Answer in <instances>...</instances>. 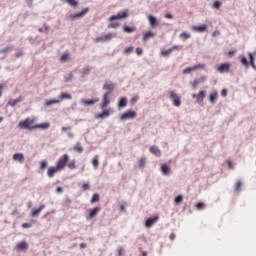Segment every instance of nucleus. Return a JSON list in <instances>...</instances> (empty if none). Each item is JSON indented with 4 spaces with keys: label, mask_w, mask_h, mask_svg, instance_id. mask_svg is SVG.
<instances>
[{
    "label": "nucleus",
    "mask_w": 256,
    "mask_h": 256,
    "mask_svg": "<svg viewBox=\"0 0 256 256\" xmlns=\"http://www.w3.org/2000/svg\"><path fill=\"white\" fill-rule=\"evenodd\" d=\"M119 109H123V107H127V98L123 97L118 102Z\"/></svg>",
    "instance_id": "nucleus-29"
},
{
    "label": "nucleus",
    "mask_w": 256,
    "mask_h": 256,
    "mask_svg": "<svg viewBox=\"0 0 256 256\" xmlns=\"http://www.w3.org/2000/svg\"><path fill=\"white\" fill-rule=\"evenodd\" d=\"M65 3H68L71 7H77L78 3L76 0H64Z\"/></svg>",
    "instance_id": "nucleus-39"
},
{
    "label": "nucleus",
    "mask_w": 256,
    "mask_h": 256,
    "mask_svg": "<svg viewBox=\"0 0 256 256\" xmlns=\"http://www.w3.org/2000/svg\"><path fill=\"white\" fill-rule=\"evenodd\" d=\"M64 99H68V100H71L73 99V96H71V94H67L65 92H62L59 96V99L58 101H64Z\"/></svg>",
    "instance_id": "nucleus-23"
},
{
    "label": "nucleus",
    "mask_w": 256,
    "mask_h": 256,
    "mask_svg": "<svg viewBox=\"0 0 256 256\" xmlns=\"http://www.w3.org/2000/svg\"><path fill=\"white\" fill-rule=\"evenodd\" d=\"M146 163H147V158H140V160L138 161V165H139L140 169H143V167H145Z\"/></svg>",
    "instance_id": "nucleus-36"
},
{
    "label": "nucleus",
    "mask_w": 256,
    "mask_h": 256,
    "mask_svg": "<svg viewBox=\"0 0 256 256\" xmlns=\"http://www.w3.org/2000/svg\"><path fill=\"white\" fill-rule=\"evenodd\" d=\"M119 22H112L108 25V29H117L119 27Z\"/></svg>",
    "instance_id": "nucleus-41"
},
{
    "label": "nucleus",
    "mask_w": 256,
    "mask_h": 256,
    "mask_svg": "<svg viewBox=\"0 0 256 256\" xmlns=\"http://www.w3.org/2000/svg\"><path fill=\"white\" fill-rule=\"evenodd\" d=\"M71 79H73V74H69V76L65 78V82L69 83V81H71Z\"/></svg>",
    "instance_id": "nucleus-60"
},
{
    "label": "nucleus",
    "mask_w": 256,
    "mask_h": 256,
    "mask_svg": "<svg viewBox=\"0 0 256 256\" xmlns=\"http://www.w3.org/2000/svg\"><path fill=\"white\" fill-rule=\"evenodd\" d=\"M169 95H170L171 101L173 102V105L175 107H181V98L179 97V95H177L175 91H170Z\"/></svg>",
    "instance_id": "nucleus-5"
},
{
    "label": "nucleus",
    "mask_w": 256,
    "mask_h": 256,
    "mask_svg": "<svg viewBox=\"0 0 256 256\" xmlns=\"http://www.w3.org/2000/svg\"><path fill=\"white\" fill-rule=\"evenodd\" d=\"M192 29H193V31H197L198 33H203L205 31H207V26L205 24H203L201 26H193Z\"/></svg>",
    "instance_id": "nucleus-21"
},
{
    "label": "nucleus",
    "mask_w": 256,
    "mask_h": 256,
    "mask_svg": "<svg viewBox=\"0 0 256 256\" xmlns=\"http://www.w3.org/2000/svg\"><path fill=\"white\" fill-rule=\"evenodd\" d=\"M74 151H76L77 153H83V147L78 144L74 146Z\"/></svg>",
    "instance_id": "nucleus-45"
},
{
    "label": "nucleus",
    "mask_w": 256,
    "mask_h": 256,
    "mask_svg": "<svg viewBox=\"0 0 256 256\" xmlns=\"http://www.w3.org/2000/svg\"><path fill=\"white\" fill-rule=\"evenodd\" d=\"M123 31L125 33H135V31H137V27H135V26H124Z\"/></svg>",
    "instance_id": "nucleus-24"
},
{
    "label": "nucleus",
    "mask_w": 256,
    "mask_h": 256,
    "mask_svg": "<svg viewBox=\"0 0 256 256\" xmlns=\"http://www.w3.org/2000/svg\"><path fill=\"white\" fill-rule=\"evenodd\" d=\"M137 117V112L135 111H126L124 114L121 115V121H127V119H135Z\"/></svg>",
    "instance_id": "nucleus-8"
},
{
    "label": "nucleus",
    "mask_w": 256,
    "mask_h": 256,
    "mask_svg": "<svg viewBox=\"0 0 256 256\" xmlns=\"http://www.w3.org/2000/svg\"><path fill=\"white\" fill-rule=\"evenodd\" d=\"M110 95H111V92H106L103 95L102 103L100 104L101 109H107V107H109V103H111V99H109Z\"/></svg>",
    "instance_id": "nucleus-6"
},
{
    "label": "nucleus",
    "mask_w": 256,
    "mask_h": 256,
    "mask_svg": "<svg viewBox=\"0 0 256 256\" xmlns=\"http://www.w3.org/2000/svg\"><path fill=\"white\" fill-rule=\"evenodd\" d=\"M66 167H68V169H71V170L76 169L77 166H76L75 160L67 162Z\"/></svg>",
    "instance_id": "nucleus-35"
},
{
    "label": "nucleus",
    "mask_w": 256,
    "mask_h": 256,
    "mask_svg": "<svg viewBox=\"0 0 256 256\" xmlns=\"http://www.w3.org/2000/svg\"><path fill=\"white\" fill-rule=\"evenodd\" d=\"M229 69H231V64L228 62L220 64L217 67V71H219V73H227L229 72Z\"/></svg>",
    "instance_id": "nucleus-12"
},
{
    "label": "nucleus",
    "mask_w": 256,
    "mask_h": 256,
    "mask_svg": "<svg viewBox=\"0 0 256 256\" xmlns=\"http://www.w3.org/2000/svg\"><path fill=\"white\" fill-rule=\"evenodd\" d=\"M137 101H139V98H138V97H133V98L131 99L132 105H135V103H137Z\"/></svg>",
    "instance_id": "nucleus-61"
},
{
    "label": "nucleus",
    "mask_w": 256,
    "mask_h": 256,
    "mask_svg": "<svg viewBox=\"0 0 256 256\" xmlns=\"http://www.w3.org/2000/svg\"><path fill=\"white\" fill-rule=\"evenodd\" d=\"M35 118H26L24 121L19 122V129H28L29 131H33L35 129Z\"/></svg>",
    "instance_id": "nucleus-1"
},
{
    "label": "nucleus",
    "mask_w": 256,
    "mask_h": 256,
    "mask_svg": "<svg viewBox=\"0 0 256 256\" xmlns=\"http://www.w3.org/2000/svg\"><path fill=\"white\" fill-rule=\"evenodd\" d=\"M92 165L95 169H97V167H99V156H95L92 160Z\"/></svg>",
    "instance_id": "nucleus-37"
},
{
    "label": "nucleus",
    "mask_w": 256,
    "mask_h": 256,
    "mask_svg": "<svg viewBox=\"0 0 256 256\" xmlns=\"http://www.w3.org/2000/svg\"><path fill=\"white\" fill-rule=\"evenodd\" d=\"M62 131H71V126L62 127Z\"/></svg>",
    "instance_id": "nucleus-64"
},
{
    "label": "nucleus",
    "mask_w": 256,
    "mask_h": 256,
    "mask_svg": "<svg viewBox=\"0 0 256 256\" xmlns=\"http://www.w3.org/2000/svg\"><path fill=\"white\" fill-rule=\"evenodd\" d=\"M248 57L250 60V65L256 71V65H255V57L253 56V53H248Z\"/></svg>",
    "instance_id": "nucleus-28"
},
{
    "label": "nucleus",
    "mask_w": 256,
    "mask_h": 256,
    "mask_svg": "<svg viewBox=\"0 0 256 256\" xmlns=\"http://www.w3.org/2000/svg\"><path fill=\"white\" fill-rule=\"evenodd\" d=\"M191 37V34L187 33V32H183L180 34V39H189Z\"/></svg>",
    "instance_id": "nucleus-42"
},
{
    "label": "nucleus",
    "mask_w": 256,
    "mask_h": 256,
    "mask_svg": "<svg viewBox=\"0 0 256 256\" xmlns=\"http://www.w3.org/2000/svg\"><path fill=\"white\" fill-rule=\"evenodd\" d=\"M221 95H222V97H225V96L227 95V90H226V89H223V90L221 91Z\"/></svg>",
    "instance_id": "nucleus-63"
},
{
    "label": "nucleus",
    "mask_w": 256,
    "mask_h": 256,
    "mask_svg": "<svg viewBox=\"0 0 256 256\" xmlns=\"http://www.w3.org/2000/svg\"><path fill=\"white\" fill-rule=\"evenodd\" d=\"M170 49H172V51H179V50L183 49V46H177V45H175V46H173V47L170 48Z\"/></svg>",
    "instance_id": "nucleus-55"
},
{
    "label": "nucleus",
    "mask_w": 256,
    "mask_h": 256,
    "mask_svg": "<svg viewBox=\"0 0 256 256\" xmlns=\"http://www.w3.org/2000/svg\"><path fill=\"white\" fill-rule=\"evenodd\" d=\"M116 251H117V256H123V253H124L123 247L118 246Z\"/></svg>",
    "instance_id": "nucleus-46"
},
{
    "label": "nucleus",
    "mask_w": 256,
    "mask_h": 256,
    "mask_svg": "<svg viewBox=\"0 0 256 256\" xmlns=\"http://www.w3.org/2000/svg\"><path fill=\"white\" fill-rule=\"evenodd\" d=\"M89 183H84V184H81V189L82 191H89Z\"/></svg>",
    "instance_id": "nucleus-49"
},
{
    "label": "nucleus",
    "mask_w": 256,
    "mask_h": 256,
    "mask_svg": "<svg viewBox=\"0 0 256 256\" xmlns=\"http://www.w3.org/2000/svg\"><path fill=\"white\" fill-rule=\"evenodd\" d=\"M7 51H11V47H6V48L0 50V53H7Z\"/></svg>",
    "instance_id": "nucleus-62"
},
{
    "label": "nucleus",
    "mask_w": 256,
    "mask_h": 256,
    "mask_svg": "<svg viewBox=\"0 0 256 256\" xmlns=\"http://www.w3.org/2000/svg\"><path fill=\"white\" fill-rule=\"evenodd\" d=\"M240 63H242V65H244V67H246V69L249 68V61H247V57L245 56H240Z\"/></svg>",
    "instance_id": "nucleus-33"
},
{
    "label": "nucleus",
    "mask_w": 256,
    "mask_h": 256,
    "mask_svg": "<svg viewBox=\"0 0 256 256\" xmlns=\"http://www.w3.org/2000/svg\"><path fill=\"white\" fill-rule=\"evenodd\" d=\"M101 211V207H96L89 210V215L86 216L87 221H91V219H95L96 215H99Z\"/></svg>",
    "instance_id": "nucleus-10"
},
{
    "label": "nucleus",
    "mask_w": 256,
    "mask_h": 256,
    "mask_svg": "<svg viewBox=\"0 0 256 256\" xmlns=\"http://www.w3.org/2000/svg\"><path fill=\"white\" fill-rule=\"evenodd\" d=\"M217 99H219V93H217V91H214L209 95V101L212 103V105L217 103Z\"/></svg>",
    "instance_id": "nucleus-17"
},
{
    "label": "nucleus",
    "mask_w": 256,
    "mask_h": 256,
    "mask_svg": "<svg viewBox=\"0 0 256 256\" xmlns=\"http://www.w3.org/2000/svg\"><path fill=\"white\" fill-rule=\"evenodd\" d=\"M82 105H86L87 107L91 105H95V103H99V98H96L94 100H81Z\"/></svg>",
    "instance_id": "nucleus-19"
},
{
    "label": "nucleus",
    "mask_w": 256,
    "mask_h": 256,
    "mask_svg": "<svg viewBox=\"0 0 256 256\" xmlns=\"http://www.w3.org/2000/svg\"><path fill=\"white\" fill-rule=\"evenodd\" d=\"M87 13H89V8H84L81 12H78L76 14H70L69 19H79L80 17L87 15Z\"/></svg>",
    "instance_id": "nucleus-11"
},
{
    "label": "nucleus",
    "mask_w": 256,
    "mask_h": 256,
    "mask_svg": "<svg viewBox=\"0 0 256 256\" xmlns=\"http://www.w3.org/2000/svg\"><path fill=\"white\" fill-rule=\"evenodd\" d=\"M113 37H115L114 33H108L104 36H99V37L95 38V42L96 43H105L106 41H111V39H113Z\"/></svg>",
    "instance_id": "nucleus-7"
},
{
    "label": "nucleus",
    "mask_w": 256,
    "mask_h": 256,
    "mask_svg": "<svg viewBox=\"0 0 256 256\" xmlns=\"http://www.w3.org/2000/svg\"><path fill=\"white\" fill-rule=\"evenodd\" d=\"M241 181H238V182H236V184H235V191H239V189H241Z\"/></svg>",
    "instance_id": "nucleus-54"
},
{
    "label": "nucleus",
    "mask_w": 256,
    "mask_h": 256,
    "mask_svg": "<svg viewBox=\"0 0 256 256\" xmlns=\"http://www.w3.org/2000/svg\"><path fill=\"white\" fill-rule=\"evenodd\" d=\"M199 85V81L197 79H195L193 82H192V87H194V89H197V86Z\"/></svg>",
    "instance_id": "nucleus-57"
},
{
    "label": "nucleus",
    "mask_w": 256,
    "mask_h": 256,
    "mask_svg": "<svg viewBox=\"0 0 256 256\" xmlns=\"http://www.w3.org/2000/svg\"><path fill=\"white\" fill-rule=\"evenodd\" d=\"M151 37H155V33L153 31H148L143 36V41H149Z\"/></svg>",
    "instance_id": "nucleus-27"
},
{
    "label": "nucleus",
    "mask_w": 256,
    "mask_h": 256,
    "mask_svg": "<svg viewBox=\"0 0 256 256\" xmlns=\"http://www.w3.org/2000/svg\"><path fill=\"white\" fill-rule=\"evenodd\" d=\"M90 72H91V67L86 66L83 70V75H89Z\"/></svg>",
    "instance_id": "nucleus-51"
},
{
    "label": "nucleus",
    "mask_w": 256,
    "mask_h": 256,
    "mask_svg": "<svg viewBox=\"0 0 256 256\" xmlns=\"http://www.w3.org/2000/svg\"><path fill=\"white\" fill-rule=\"evenodd\" d=\"M235 53H237V51L230 50L228 53H226V55H228V57H233V55H235Z\"/></svg>",
    "instance_id": "nucleus-56"
},
{
    "label": "nucleus",
    "mask_w": 256,
    "mask_h": 256,
    "mask_svg": "<svg viewBox=\"0 0 256 256\" xmlns=\"http://www.w3.org/2000/svg\"><path fill=\"white\" fill-rule=\"evenodd\" d=\"M206 79L207 78L205 76H202V77L198 78L197 81H198V83H205Z\"/></svg>",
    "instance_id": "nucleus-59"
},
{
    "label": "nucleus",
    "mask_w": 256,
    "mask_h": 256,
    "mask_svg": "<svg viewBox=\"0 0 256 256\" xmlns=\"http://www.w3.org/2000/svg\"><path fill=\"white\" fill-rule=\"evenodd\" d=\"M214 9H220L221 8V2L220 1H215L213 4Z\"/></svg>",
    "instance_id": "nucleus-52"
},
{
    "label": "nucleus",
    "mask_w": 256,
    "mask_h": 256,
    "mask_svg": "<svg viewBox=\"0 0 256 256\" xmlns=\"http://www.w3.org/2000/svg\"><path fill=\"white\" fill-rule=\"evenodd\" d=\"M13 160L19 163H25V156L22 153H16L13 155Z\"/></svg>",
    "instance_id": "nucleus-18"
},
{
    "label": "nucleus",
    "mask_w": 256,
    "mask_h": 256,
    "mask_svg": "<svg viewBox=\"0 0 256 256\" xmlns=\"http://www.w3.org/2000/svg\"><path fill=\"white\" fill-rule=\"evenodd\" d=\"M199 69H205V64H198V65H195L193 67H188V68L183 70V74L184 75H189V73H191L192 71H197Z\"/></svg>",
    "instance_id": "nucleus-9"
},
{
    "label": "nucleus",
    "mask_w": 256,
    "mask_h": 256,
    "mask_svg": "<svg viewBox=\"0 0 256 256\" xmlns=\"http://www.w3.org/2000/svg\"><path fill=\"white\" fill-rule=\"evenodd\" d=\"M104 91H107L106 93H113L115 91V84L114 83H104L103 85Z\"/></svg>",
    "instance_id": "nucleus-13"
},
{
    "label": "nucleus",
    "mask_w": 256,
    "mask_h": 256,
    "mask_svg": "<svg viewBox=\"0 0 256 256\" xmlns=\"http://www.w3.org/2000/svg\"><path fill=\"white\" fill-rule=\"evenodd\" d=\"M44 208H45V205H40L38 209H34L31 213V217H38L39 213H41V211H43Z\"/></svg>",
    "instance_id": "nucleus-22"
},
{
    "label": "nucleus",
    "mask_w": 256,
    "mask_h": 256,
    "mask_svg": "<svg viewBox=\"0 0 256 256\" xmlns=\"http://www.w3.org/2000/svg\"><path fill=\"white\" fill-rule=\"evenodd\" d=\"M99 201V194H94L91 199V203H97Z\"/></svg>",
    "instance_id": "nucleus-47"
},
{
    "label": "nucleus",
    "mask_w": 256,
    "mask_h": 256,
    "mask_svg": "<svg viewBox=\"0 0 256 256\" xmlns=\"http://www.w3.org/2000/svg\"><path fill=\"white\" fill-rule=\"evenodd\" d=\"M29 249V244L27 242L22 241L16 245V251H27Z\"/></svg>",
    "instance_id": "nucleus-15"
},
{
    "label": "nucleus",
    "mask_w": 256,
    "mask_h": 256,
    "mask_svg": "<svg viewBox=\"0 0 256 256\" xmlns=\"http://www.w3.org/2000/svg\"><path fill=\"white\" fill-rule=\"evenodd\" d=\"M136 54L137 55H143V48H136Z\"/></svg>",
    "instance_id": "nucleus-58"
},
{
    "label": "nucleus",
    "mask_w": 256,
    "mask_h": 256,
    "mask_svg": "<svg viewBox=\"0 0 256 256\" xmlns=\"http://www.w3.org/2000/svg\"><path fill=\"white\" fill-rule=\"evenodd\" d=\"M49 127H50L49 123H42V124L34 125V129H49Z\"/></svg>",
    "instance_id": "nucleus-32"
},
{
    "label": "nucleus",
    "mask_w": 256,
    "mask_h": 256,
    "mask_svg": "<svg viewBox=\"0 0 256 256\" xmlns=\"http://www.w3.org/2000/svg\"><path fill=\"white\" fill-rule=\"evenodd\" d=\"M129 17V10L120 11L117 15H112L109 18V21H117L118 19H127Z\"/></svg>",
    "instance_id": "nucleus-3"
},
{
    "label": "nucleus",
    "mask_w": 256,
    "mask_h": 256,
    "mask_svg": "<svg viewBox=\"0 0 256 256\" xmlns=\"http://www.w3.org/2000/svg\"><path fill=\"white\" fill-rule=\"evenodd\" d=\"M58 171H61V170L59 168H57V166H52V167L48 168L47 175L51 179V178L55 177V173H58Z\"/></svg>",
    "instance_id": "nucleus-14"
},
{
    "label": "nucleus",
    "mask_w": 256,
    "mask_h": 256,
    "mask_svg": "<svg viewBox=\"0 0 256 256\" xmlns=\"http://www.w3.org/2000/svg\"><path fill=\"white\" fill-rule=\"evenodd\" d=\"M170 53H173V49L171 48H169L168 50L161 51V55H163V57H167V55H170Z\"/></svg>",
    "instance_id": "nucleus-40"
},
{
    "label": "nucleus",
    "mask_w": 256,
    "mask_h": 256,
    "mask_svg": "<svg viewBox=\"0 0 256 256\" xmlns=\"http://www.w3.org/2000/svg\"><path fill=\"white\" fill-rule=\"evenodd\" d=\"M133 52V47H127V48H125V50H124V53L126 54V55H129V53H132Z\"/></svg>",
    "instance_id": "nucleus-53"
},
{
    "label": "nucleus",
    "mask_w": 256,
    "mask_h": 256,
    "mask_svg": "<svg viewBox=\"0 0 256 256\" xmlns=\"http://www.w3.org/2000/svg\"><path fill=\"white\" fill-rule=\"evenodd\" d=\"M21 101H23V99H21V98H18V99H15V100H10L8 102V105H10L11 107H15V105H17V103H21Z\"/></svg>",
    "instance_id": "nucleus-34"
},
{
    "label": "nucleus",
    "mask_w": 256,
    "mask_h": 256,
    "mask_svg": "<svg viewBox=\"0 0 256 256\" xmlns=\"http://www.w3.org/2000/svg\"><path fill=\"white\" fill-rule=\"evenodd\" d=\"M196 209H198L199 211H201V209H205V203L203 202L197 203Z\"/></svg>",
    "instance_id": "nucleus-48"
},
{
    "label": "nucleus",
    "mask_w": 256,
    "mask_h": 256,
    "mask_svg": "<svg viewBox=\"0 0 256 256\" xmlns=\"http://www.w3.org/2000/svg\"><path fill=\"white\" fill-rule=\"evenodd\" d=\"M45 167H47V161H41L40 162L41 171H45Z\"/></svg>",
    "instance_id": "nucleus-50"
},
{
    "label": "nucleus",
    "mask_w": 256,
    "mask_h": 256,
    "mask_svg": "<svg viewBox=\"0 0 256 256\" xmlns=\"http://www.w3.org/2000/svg\"><path fill=\"white\" fill-rule=\"evenodd\" d=\"M67 163H69V155L64 154L62 157L58 159V162L56 164V167L60 170L63 171L65 167H67Z\"/></svg>",
    "instance_id": "nucleus-2"
},
{
    "label": "nucleus",
    "mask_w": 256,
    "mask_h": 256,
    "mask_svg": "<svg viewBox=\"0 0 256 256\" xmlns=\"http://www.w3.org/2000/svg\"><path fill=\"white\" fill-rule=\"evenodd\" d=\"M157 221H159V216L149 218V219L146 220L145 226L146 227H153V225H155V223H157Z\"/></svg>",
    "instance_id": "nucleus-16"
},
{
    "label": "nucleus",
    "mask_w": 256,
    "mask_h": 256,
    "mask_svg": "<svg viewBox=\"0 0 256 256\" xmlns=\"http://www.w3.org/2000/svg\"><path fill=\"white\" fill-rule=\"evenodd\" d=\"M182 202H183V196H181V195L177 196V197L175 198V200H174V203H175L176 205H179V204L182 203Z\"/></svg>",
    "instance_id": "nucleus-44"
},
{
    "label": "nucleus",
    "mask_w": 256,
    "mask_h": 256,
    "mask_svg": "<svg viewBox=\"0 0 256 256\" xmlns=\"http://www.w3.org/2000/svg\"><path fill=\"white\" fill-rule=\"evenodd\" d=\"M150 153H152L153 155H156V157H161V150H159V147L157 146H151Z\"/></svg>",
    "instance_id": "nucleus-20"
},
{
    "label": "nucleus",
    "mask_w": 256,
    "mask_h": 256,
    "mask_svg": "<svg viewBox=\"0 0 256 256\" xmlns=\"http://www.w3.org/2000/svg\"><path fill=\"white\" fill-rule=\"evenodd\" d=\"M111 113H109V110H104L101 114H98L96 116V119H105V117H109Z\"/></svg>",
    "instance_id": "nucleus-30"
},
{
    "label": "nucleus",
    "mask_w": 256,
    "mask_h": 256,
    "mask_svg": "<svg viewBox=\"0 0 256 256\" xmlns=\"http://www.w3.org/2000/svg\"><path fill=\"white\" fill-rule=\"evenodd\" d=\"M57 103H61V100L53 99V100H47L45 102L46 107H51V105H57Z\"/></svg>",
    "instance_id": "nucleus-31"
},
{
    "label": "nucleus",
    "mask_w": 256,
    "mask_h": 256,
    "mask_svg": "<svg viewBox=\"0 0 256 256\" xmlns=\"http://www.w3.org/2000/svg\"><path fill=\"white\" fill-rule=\"evenodd\" d=\"M206 92L204 90H200L198 94H192V98L196 99V103L198 105H203V101L205 100Z\"/></svg>",
    "instance_id": "nucleus-4"
},
{
    "label": "nucleus",
    "mask_w": 256,
    "mask_h": 256,
    "mask_svg": "<svg viewBox=\"0 0 256 256\" xmlns=\"http://www.w3.org/2000/svg\"><path fill=\"white\" fill-rule=\"evenodd\" d=\"M33 223H35V221H32L30 223H23L22 228L23 229H29V228L33 227Z\"/></svg>",
    "instance_id": "nucleus-43"
},
{
    "label": "nucleus",
    "mask_w": 256,
    "mask_h": 256,
    "mask_svg": "<svg viewBox=\"0 0 256 256\" xmlns=\"http://www.w3.org/2000/svg\"><path fill=\"white\" fill-rule=\"evenodd\" d=\"M148 21L151 27H157V18H155L153 15L148 16Z\"/></svg>",
    "instance_id": "nucleus-26"
},
{
    "label": "nucleus",
    "mask_w": 256,
    "mask_h": 256,
    "mask_svg": "<svg viewBox=\"0 0 256 256\" xmlns=\"http://www.w3.org/2000/svg\"><path fill=\"white\" fill-rule=\"evenodd\" d=\"M161 171H162L163 175H169V173H171V168L169 166H167V164H163L161 166Z\"/></svg>",
    "instance_id": "nucleus-25"
},
{
    "label": "nucleus",
    "mask_w": 256,
    "mask_h": 256,
    "mask_svg": "<svg viewBox=\"0 0 256 256\" xmlns=\"http://www.w3.org/2000/svg\"><path fill=\"white\" fill-rule=\"evenodd\" d=\"M67 59H69V53H64L60 57V62L65 63V61H67Z\"/></svg>",
    "instance_id": "nucleus-38"
}]
</instances>
